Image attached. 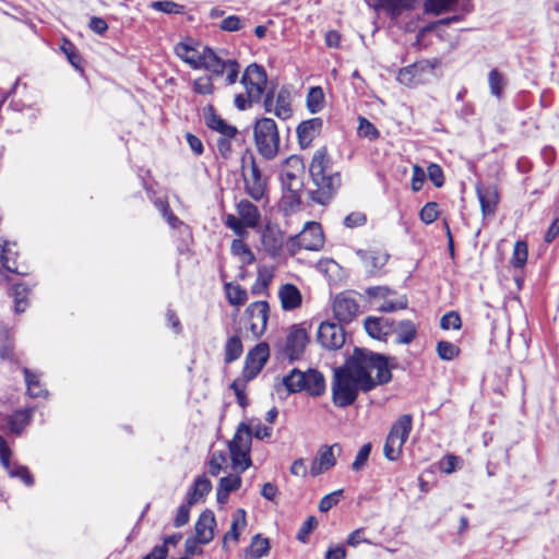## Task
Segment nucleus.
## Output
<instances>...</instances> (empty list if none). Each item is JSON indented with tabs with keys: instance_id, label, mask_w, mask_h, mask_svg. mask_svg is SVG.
<instances>
[{
	"instance_id": "nucleus-26",
	"label": "nucleus",
	"mask_w": 559,
	"mask_h": 559,
	"mask_svg": "<svg viewBox=\"0 0 559 559\" xmlns=\"http://www.w3.org/2000/svg\"><path fill=\"white\" fill-rule=\"evenodd\" d=\"M204 121L211 130L218 132L222 136L234 138L237 134L236 127L228 124L214 111L213 107L204 111Z\"/></svg>"
},
{
	"instance_id": "nucleus-7",
	"label": "nucleus",
	"mask_w": 559,
	"mask_h": 559,
	"mask_svg": "<svg viewBox=\"0 0 559 559\" xmlns=\"http://www.w3.org/2000/svg\"><path fill=\"white\" fill-rule=\"evenodd\" d=\"M236 212L237 215L227 214L224 223L238 237L245 238L248 235V228L254 229L260 225L261 213L258 206L246 199L236 204Z\"/></svg>"
},
{
	"instance_id": "nucleus-12",
	"label": "nucleus",
	"mask_w": 559,
	"mask_h": 559,
	"mask_svg": "<svg viewBox=\"0 0 559 559\" xmlns=\"http://www.w3.org/2000/svg\"><path fill=\"white\" fill-rule=\"evenodd\" d=\"M367 294L372 298L377 310L381 312H392L399 309H404L407 306V299L403 296L395 297L394 294L386 287H370Z\"/></svg>"
},
{
	"instance_id": "nucleus-32",
	"label": "nucleus",
	"mask_w": 559,
	"mask_h": 559,
	"mask_svg": "<svg viewBox=\"0 0 559 559\" xmlns=\"http://www.w3.org/2000/svg\"><path fill=\"white\" fill-rule=\"evenodd\" d=\"M476 193L480 203L483 215H492L496 211L499 200L496 187L481 188L477 186Z\"/></svg>"
},
{
	"instance_id": "nucleus-64",
	"label": "nucleus",
	"mask_w": 559,
	"mask_h": 559,
	"mask_svg": "<svg viewBox=\"0 0 559 559\" xmlns=\"http://www.w3.org/2000/svg\"><path fill=\"white\" fill-rule=\"evenodd\" d=\"M241 20L237 15H229L222 20L219 27L226 32H236L241 28Z\"/></svg>"
},
{
	"instance_id": "nucleus-9",
	"label": "nucleus",
	"mask_w": 559,
	"mask_h": 559,
	"mask_svg": "<svg viewBox=\"0 0 559 559\" xmlns=\"http://www.w3.org/2000/svg\"><path fill=\"white\" fill-rule=\"evenodd\" d=\"M412 428L413 418L408 414L400 416L393 424L383 447V454L389 461H397L400 459Z\"/></svg>"
},
{
	"instance_id": "nucleus-60",
	"label": "nucleus",
	"mask_w": 559,
	"mask_h": 559,
	"mask_svg": "<svg viewBox=\"0 0 559 559\" xmlns=\"http://www.w3.org/2000/svg\"><path fill=\"white\" fill-rule=\"evenodd\" d=\"M12 352V344L10 341L9 331L5 328H0V358H9Z\"/></svg>"
},
{
	"instance_id": "nucleus-25",
	"label": "nucleus",
	"mask_w": 559,
	"mask_h": 559,
	"mask_svg": "<svg viewBox=\"0 0 559 559\" xmlns=\"http://www.w3.org/2000/svg\"><path fill=\"white\" fill-rule=\"evenodd\" d=\"M417 0H367L369 7L374 10L383 9L392 17H396L403 11L412 10Z\"/></svg>"
},
{
	"instance_id": "nucleus-27",
	"label": "nucleus",
	"mask_w": 559,
	"mask_h": 559,
	"mask_svg": "<svg viewBox=\"0 0 559 559\" xmlns=\"http://www.w3.org/2000/svg\"><path fill=\"white\" fill-rule=\"evenodd\" d=\"M211 480L205 475L198 476L194 479L192 486L187 491L188 503L197 504L203 502L205 500V497L211 492Z\"/></svg>"
},
{
	"instance_id": "nucleus-40",
	"label": "nucleus",
	"mask_w": 559,
	"mask_h": 559,
	"mask_svg": "<svg viewBox=\"0 0 559 559\" xmlns=\"http://www.w3.org/2000/svg\"><path fill=\"white\" fill-rule=\"evenodd\" d=\"M274 276V270L271 266H260L258 269L257 280L251 287L252 294H261L263 293L272 282Z\"/></svg>"
},
{
	"instance_id": "nucleus-34",
	"label": "nucleus",
	"mask_w": 559,
	"mask_h": 559,
	"mask_svg": "<svg viewBox=\"0 0 559 559\" xmlns=\"http://www.w3.org/2000/svg\"><path fill=\"white\" fill-rule=\"evenodd\" d=\"M278 298L284 310H294L300 307L302 297L299 289L293 284H285L278 290Z\"/></svg>"
},
{
	"instance_id": "nucleus-31",
	"label": "nucleus",
	"mask_w": 559,
	"mask_h": 559,
	"mask_svg": "<svg viewBox=\"0 0 559 559\" xmlns=\"http://www.w3.org/2000/svg\"><path fill=\"white\" fill-rule=\"evenodd\" d=\"M365 330L372 338L381 341L393 331V323L384 318L368 317L365 320Z\"/></svg>"
},
{
	"instance_id": "nucleus-38",
	"label": "nucleus",
	"mask_w": 559,
	"mask_h": 559,
	"mask_svg": "<svg viewBox=\"0 0 559 559\" xmlns=\"http://www.w3.org/2000/svg\"><path fill=\"white\" fill-rule=\"evenodd\" d=\"M230 251L242 265H249L255 260L253 252L241 237L233 240Z\"/></svg>"
},
{
	"instance_id": "nucleus-51",
	"label": "nucleus",
	"mask_w": 559,
	"mask_h": 559,
	"mask_svg": "<svg viewBox=\"0 0 559 559\" xmlns=\"http://www.w3.org/2000/svg\"><path fill=\"white\" fill-rule=\"evenodd\" d=\"M13 296H14V305L15 311L23 312L27 306L26 297H27V288L23 284H16L13 286Z\"/></svg>"
},
{
	"instance_id": "nucleus-18",
	"label": "nucleus",
	"mask_w": 559,
	"mask_h": 559,
	"mask_svg": "<svg viewBox=\"0 0 559 559\" xmlns=\"http://www.w3.org/2000/svg\"><path fill=\"white\" fill-rule=\"evenodd\" d=\"M11 450L5 439L0 435V462L5 468L10 477L20 478L26 486L34 484L33 476L29 474L26 466L15 465L10 462Z\"/></svg>"
},
{
	"instance_id": "nucleus-6",
	"label": "nucleus",
	"mask_w": 559,
	"mask_h": 559,
	"mask_svg": "<svg viewBox=\"0 0 559 559\" xmlns=\"http://www.w3.org/2000/svg\"><path fill=\"white\" fill-rule=\"evenodd\" d=\"M289 393L305 391L308 395L318 397L324 394L326 384L323 374L316 369L300 371L293 369L282 380Z\"/></svg>"
},
{
	"instance_id": "nucleus-5",
	"label": "nucleus",
	"mask_w": 559,
	"mask_h": 559,
	"mask_svg": "<svg viewBox=\"0 0 559 559\" xmlns=\"http://www.w3.org/2000/svg\"><path fill=\"white\" fill-rule=\"evenodd\" d=\"M240 83L245 93L237 94L234 104L238 110H247L259 103L266 91L267 75L264 68L257 63L249 64L242 73Z\"/></svg>"
},
{
	"instance_id": "nucleus-1",
	"label": "nucleus",
	"mask_w": 559,
	"mask_h": 559,
	"mask_svg": "<svg viewBox=\"0 0 559 559\" xmlns=\"http://www.w3.org/2000/svg\"><path fill=\"white\" fill-rule=\"evenodd\" d=\"M386 358L365 348H356L342 367L334 370L332 402L337 407L352 405L359 391L368 392L391 380Z\"/></svg>"
},
{
	"instance_id": "nucleus-48",
	"label": "nucleus",
	"mask_w": 559,
	"mask_h": 559,
	"mask_svg": "<svg viewBox=\"0 0 559 559\" xmlns=\"http://www.w3.org/2000/svg\"><path fill=\"white\" fill-rule=\"evenodd\" d=\"M150 7L155 11L163 12L166 14L183 13V7L170 0L153 1L151 2Z\"/></svg>"
},
{
	"instance_id": "nucleus-39",
	"label": "nucleus",
	"mask_w": 559,
	"mask_h": 559,
	"mask_svg": "<svg viewBox=\"0 0 559 559\" xmlns=\"http://www.w3.org/2000/svg\"><path fill=\"white\" fill-rule=\"evenodd\" d=\"M269 549V539L257 534L255 536H253L249 548L246 550V558L260 559L267 555Z\"/></svg>"
},
{
	"instance_id": "nucleus-62",
	"label": "nucleus",
	"mask_w": 559,
	"mask_h": 559,
	"mask_svg": "<svg viewBox=\"0 0 559 559\" xmlns=\"http://www.w3.org/2000/svg\"><path fill=\"white\" fill-rule=\"evenodd\" d=\"M192 504H189L188 502L186 504H181L178 510L177 514L174 521V524L176 527H181L186 525L189 522L190 518V507Z\"/></svg>"
},
{
	"instance_id": "nucleus-30",
	"label": "nucleus",
	"mask_w": 559,
	"mask_h": 559,
	"mask_svg": "<svg viewBox=\"0 0 559 559\" xmlns=\"http://www.w3.org/2000/svg\"><path fill=\"white\" fill-rule=\"evenodd\" d=\"M246 526V511L243 509L236 510V512L233 514L230 528L225 533L223 537V548L227 550L229 542L237 543Z\"/></svg>"
},
{
	"instance_id": "nucleus-59",
	"label": "nucleus",
	"mask_w": 559,
	"mask_h": 559,
	"mask_svg": "<svg viewBox=\"0 0 559 559\" xmlns=\"http://www.w3.org/2000/svg\"><path fill=\"white\" fill-rule=\"evenodd\" d=\"M427 174H428V178L429 180L437 187V188H440L443 186L444 183V176H443V171H442V168L438 165V164H435V163H431L428 167H427Z\"/></svg>"
},
{
	"instance_id": "nucleus-21",
	"label": "nucleus",
	"mask_w": 559,
	"mask_h": 559,
	"mask_svg": "<svg viewBox=\"0 0 559 559\" xmlns=\"http://www.w3.org/2000/svg\"><path fill=\"white\" fill-rule=\"evenodd\" d=\"M308 333L301 324H295L289 329L287 334L285 354L290 360L297 359L304 353L308 343Z\"/></svg>"
},
{
	"instance_id": "nucleus-52",
	"label": "nucleus",
	"mask_w": 559,
	"mask_h": 559,
	"mask_svg": "<svg viewBox=\"0 0 559 559\" xmlns=\"http://www.w3.org/2000/svg\"><path fill=\"white\" fill-rule=\"evenodd\" d=\"M358 134L369 140H376L379 138L378 129L364 117H359Z\"/></svg>"
},
{
	"instance_id": "nucleus-61",
	"label": "nucleus",
	"mask_w": 559,
	"mask_h": 559,
	"mask_svg": "<svg viewBox=\"0 0 559 559\" xmlns=\"http://www.w3.org/2000/svg\"><path fill=\"white\" fill-rule=\"evenodd\" d=\"M318 522L314 516H309L304 522L302 526L299 528L297 534V539L301 543H306L308 539V535L316 528Z\"/></svg>"
},
{
	"instance_id": "nucleus-53",
	"label": "nucleus",
	"mask_w": 559,
	"mask_h": 559,
	"mask_svg": "<svg viewBox=\"0 0 559 559\" xmlns=\"http://www.w3.org/2000/svg\"><path fill=\"white\" fill-rule=\"evenodd\" d=\"M456 0H427L426 1V11L440 14L444 11L450 10Z\"/></svg>"
},
{
	"instance_id": "nucleus-13",
	"label": "nucleus",
	"mask_w": 559,
	"mask_h": 559,
	"mask_svg": "<svg viewBox=\"0 0 559 559\" xmlns=\"http://www.w3.org/2000/svg\"><path fill=\"white\" fill-rule=\"evenodd\" d=\"M270 356L269 346L265 343L257 344L246 356L242 377L245 381L255 378L263 369Z\"/></svg>"
},
{
	"instance_id": "nucleus-16",
	"label": "nucleus",
	"mask_w": 559,
	"mask_h": 559,
	"mask_svg": "<svg viewBox=\"0 0 559 559\" xmlns=\"http://www.w3.org/2000/svg\"><path fill=\"white\" fill-rule=\"evenodd\" d=\"M263 106L266 112H273L280 119H288L292 116L290 94L282 88L277 92L275 98L271 92L266 93Z\"/></svg>"
},
{
	"instance_id": "nucleus-56",
	"label": "nucleus",
	"mask_w": 559,
	"mask_h": 559,
	"mask_svg": "<svg viewBox=\"0 0 559 559\" xmlns=\"http://www.w3.org/2000/svg\"><path fill=\"white\" fill-rule=\"evenodd\" d=\"M371 445L370 443L364 444L356 454L354 462L352 463V469L355 472H359L366 465L368 457L370 455Z\"/></svg>"
},
{
	"instance_id": "nucleus-36",
	"label": "nucleus",
	"mask_w": 559,
	"mask_h": 559,
	"mask_svg": "<svg viewBox=\"0 0 559 559\" xmlns=\"http://www.w3.org/2000/svg\"><path fill=\"white\" fill-rule=\"evenodd\" d=\"M392 332L396 334V343L409 344L417 335V326L411 320H403L393 328Z\"/></svg>"
},
{
	"instance_id": "nucleus-44",
	"label": "nucleus",
	"mask_w": 559,
	"mask_h": 559,
	"mask_svg": "<svg viewBox=\"0 0 559 559\" xmlns=\"http://www.w3.org/2000/svg\"><path fill=\"white\" fill-rule=\"evenodd\" d=\"M242 354V343L239 336L235 335L227 340L225 345V362L229 364L238 359Z\"/></svg>"
},
{
	"instance_id": "nucleus-35",
	"label": "nucleus",
	"mask_w": 559,
	"mask_h": 559,
	"mask_svg": "<svg viewBox=\"0 0 559 559\" xmlns=\"http://www.w3.org/2000/svg\"><path fill=\"white\" fill-rule=\"evenodd\" d=\"M15 246L14 242L0 241V262L9 272L22 273L16 263Z\"/></svg>"
},
{
	"instance_id": "nucleus-29",
	"label": "nucleus",
	"mask_w": 559,
	"mask_h": 559,
	"mask_svg": "<svg viewBox=\"0 0 559 559\" xmlns=\"http://www.w3.org/2000/svg\"><path fill=\"white\" fill-rule=\"evenodd\" d=\"M261 240L264 249L272 257H276L283 247L284 235L278 228L267 225L262 233Z\"/></svg>"
},
{
	"instance_id": "nucleus-8",
	"label": "nucleus",
	"mask_w": 559,
	"mask_h": 559,
	"mask_svg": "<svg viewBox=\"0 0 559 559\" xmlns=\"http://www.w3.org/2000/svg\"><path fill=\"white\" fill-rule=\"evenodd\" d=\"M253 136L258 152L266 159H273L280 148V134L275 121L261 118L255 121Z\"/></svg>"
},
{
	"instance_id": "nucleus-3",
	"label": "nucleus",
	"mask_w": 559,
	"mask_h": 559,
	"mask_svg": "<svg viewBox=\"0 0 559 559\" xmlns=\"http://www.w3.org/2000/svg\"><path fill=\"white\" fill-rule=\"evenodd\" d=\"M252 436L257 439L267 438L271 436V428L260 423L252 428L243 423L238 426L233 439L228 442L234 469L245 472L251 466L250 450Z\"/></svg>"
},
{
	"instance_id": "nucleus-11",
	"label": "nucleus",
	"mask_w": 559,
	"mask_h": 559,
	"mask_svg": "<svg viewBox=\"0 0 559 559\" xmlns=\"http://www.w3.org/2000/svg\"><path fill=\"white\" fill-rule=\"evenodd\" d=\"M269 304L254 301L248 306L243 317V330L246 335L252 338L260 337L266 330Z\"/></svg>"
},
{
	"instance_id": "nucleus-37",
	"label": "nucleus",
	"mask_w": 559,
	"mask_h": 559,
	"mask_svg": "<svg viewBox=\"0 0 559 559\" xmlns=\"http://www.w3.org/2000/svg\"><path fill=\"white\" fill-rule=\"evenodd\" d=\"M423 70L417 64H412L400 70L397 81L408 87H413L423 82Z\"/></svg>"
},
{
	"instance_id": "nucleus-20",
	"label": "nucleus",
	"mask_w": 559,
	"mask_h": 559,
	"mask_svg": "<svg viewBox=\"0 0 559 559\" xmlns=\"http://www.w3.org/2000/svg\"><path fill=\"white\" fill-rule=\"evenodd\" d=\"M333 312L340 322L348 323L359 313V305L347 293L338 294L333 300Z\"/></svg>"
},
{
	"instance_id": "nucleus-41",
	"label": "nucleus",
	"mask_w": 559,
	"mask_h": 559,
	"mask_svg": "<svg viewBox=\"0 0 559 559\" xmlns=\"http://www.w3.org/2000/svg\"><path fill=\"white\" fill-rule=\"evenodd\" d=\"M226 298L233 306L240 307L247 299L248 294L240 285L234 283H226L224 285Z\"/></svg>"
},
{
	"instance_id": "nucleus-24",
	"label": "nucleus",
	"mask_w": 559,
	"mask_h": 559,
	"mask_svg": "<svg viewBox=\"0 0 559 559\" xmlns=\"http://www.w3.org/2000/svg\"><path fill=\"white\" fill-rule=\"evenodd\" d=\"M236 474H229L218 480L216 488V500L219 504H225L228 501L230 492L238 490L241 487L242 479L239 469H235Z\"/></svg>"
},
{
	"instance_id": "nucleus-2",
	"label": "nucleus",
	"mask_w": 559,
	"mask_h": 559,
	"mask_svg": "<svg viewBox=\"0 0 559 559\" xmlns=\"http://www.w3.org/2000/svg\"><path fill=\"white\" fill-rule=\"evenodd\" d=\"M310 176L316 189L311 191L313 201L325 204L341 187V176L332 170L326 148L317 150L309 166Z\"/></svg>"
},
{
	"instance_id": "nucleus-33",
	"label": "nucleus",
	"mask_w": 559,
	"mask_h": 559,
	"mask_svg": "<svg viewBox=\"0 0 559 559\" xmlns=\"http://www.w3.org/2000/svg\"><path fill=\"white\" fill-rule=\"evenodd\" d=\"M357 254L369 272L380 270L389 259L388 253L380 249L358 250Z\"/></svg>"
},
{
	"instance_id": "nucleus-4",
	"label": "nucleus",
	"mask_w": 559,
	"mask_h": 559,
	"mask_svg": "<svg viewBox=\"0 0 559 559\" xmlns=\"http://www.w3.org/2000/svg\"><path fill=\"white\" fill-rule=\"evenodd\" d=\"M304 174L305 164L300 157L292 155L286 158L280 176L283 189L282 203L286 211H294L300 204Z\"/></svg>"
},
{
	"instance_id": "nucleus-47",
	"label": "nucleus",
	"mask_w": 559,
	"mask_h": 559,
	"mask_svg": "<svg viewBox=\"0 0 559 559\" xmlns=\"http://www.w3.org/2000/svg\"><path fill=\"white\" fill-rule=\"evenodd\" d=\"M488 83L490 93L499 98L502 95L506 85L503 75L498 70L493 69L488 74Z\"/></svg>"
},
{
	"instance_id": "nucleus-23",
	"label": "nucleus",
	"mask_w": 559,
	"mask_h": 559,
	"mask_svg": "<svg viewBox=\"0 0 559 559\" xmlns=\"http://www.w3.org/2000/svg\"><path fill=\"white\" fill-rule=\"evenodd\" d=\"M216 520L212 511H204L200 514L195 525V538L202 545L209 544L214 538Z\"/></svg>"
},
{
	"instance_id": "nucleus-46",
	"label": "nucleus",
	"mask_w": 559,
	"mask_h": 559,
	"mask_svg": "<svg viewBox=\"0 0 559 559\" xmlns=\"http://www.w3.org/2000/svg\"><path fill=\"white\" fill-rule=\"evenodd\" d=\"M25 382L27 386V392L33 397L41 396L46 393L43 385L40 384L37 374L31 372L28 369L24 368Z\"/></svg>"
},
{
	"instance_id": "nucleus-17",
	"label": "nucleus",
	"mask_w": 559,
	"mask_h": 559,
	"mask_svg": "<svg viewBox=\"0 0 559 559\" xmlns=\"http://www.w3.org/2000/svg\"><path fill=\"white\" fill-rule=\"evenodd\" d=\"M294 240L302 249L319 251L324 245V236L320 224L308 222Z\"/></svg>"
},
{
	"instance_id": "nucleus-49",
	"label": "nucleus",
	"mask_w": 559,
	"mask_h": 559,
	"mask_svg": "<svg viewBox=\"0 0 559 559\" xmlns=\"http://www.w3.org/2000/svg\"><path fill=\"white\" fill-rule=\"evenodd\" d=\"M527 260V246L524 241H516L513 248L511 264L514 267H523Z\"/></svg>"
},
{
	"instance_id": "nucleus-55",
	"label": "nucleus",
	"mask_w": 559,
	"mask_h": 559,
	"mask_svg": "<svg viewBox=\"0 0 559 559\" xmlns=\"http://www.w3.org/2000/svg\"><path fill=\"white\" fill-rule=\"evenodd\" d=\"M343 490L338 489L331 493L325 495L319 502V510L321 512L330 511L334 506H336L342 497Z\"/></svg>"
},
{
	"instance_id": "nucleus-22",
	"label": "nucleus",
	"mask_w": 559,
	"mask_h": 559,
	"mask_svg": "<svg viewBox=\"0 0 559 559\" xmlns=\"http://www.w3.org/2000/svg\"><path fill=\"white\" fill-rule=\"evenodd\" d=\"M335 450H337V452L341 451V447L337 443L332 445H323L318 450L317 455L310 466V474L312 476H319L335 466Z\"/></svg>"
},
{
	"instance_id": "nucleus-43",
	"label": "nucleus",
	"mask_w": 559,
	"mask_h": 559,
	"mask_svg": "<svg viewBox=\"0 0 559 559\" xmlns=\"http://www.w3.org/2000/svg\"><path fill=\"white\" fill-rule=\"evenodd\" d=\"M31 414L28 411L15 412L8 418V429L19 435L29 423Z\"/></svg>"
},
{
	"instance_id": "nucleus-50",
	"label": "nucleus",
	"mask_w": 559,
	"mask_h": 559,
	"mask_svg": "<svg viewBox=\"0 0 559 559\" xmlns=\"http://www.w3.org/2000/svg\"><path fill=\"white\" fill-rule=\"evenodd\" d=\"M437 353L442 360H452L459 355L460 349L453 343L440 341L437 344Z\"/></svg>"
},
{
	"instance_id": "nucleus-54",
	"label": "nucleus",
	"mask_w": 559,
	"mask_h": 559,
	"mask_svg": "<svg viewBox=\"0 0 559 559\" xmlns=\"http://www.w3.org/2000/svg\"><path fill=\"white\" fill-rule=\"evenodd\" d=\"M438 215V204L436 202H428L419 212L420 221L427 225L433 223Z\"/></svg>"
},
{
	"instance_id": "nucleus-42",
	"label": "nucleus",
	"mask_w": 559,
	"mask_h": 559,
	"mask_svg": "<svg viewBox=\"0 0 559 559\" xmlns=\"http://www.w3.org/2000/svg\"><path fill=\"white\" fill-rule=\"evenodd\" d=\"M307 108L310 112H320L324 107V93L320 86H313L307 94Z\"/></svg>"
},
{
	"instance_id": "nucleus-28",
	"label": "nucleus",
	"mask_w": 559,
	"mask_h": 559,
	"mask_svg": "<svg viewBox=\"0 0 559 559\" xmlns=\"http://www.w3.org/2000/svg\"><path fill=\"white\" fill-rule=\"evenodd\" d=\"M322 128V120L320 118H312L306 121H302L297 127V135L299 140V144L302 147H307L311 144L313 139L319 135L320 130Z\"/></svg>"
},
{
	"instance_id": "nucleus-10",
	"label": "nucleus",
	"mask_w": 559,
	"mask_h": 559,
	"mask_svg": "<svg viewBox=\"0 0 559 559\" xmlns=\"http://www.w3.org/2000/svg\"><path fill=\"white\" fill-rule=\"evenodd\" d=\"M239 68L240 66L237 60L224 59L210 47L207 48L205 56H203V62L200 67V69L210 72L212 76H221L226 73L225 80L227 85H233L237 82Z\"/></svg>"
},
{
	"instance_id": "nucleus-45",
	"label": "nucleus",
	"mask_w": 559,
	"mask_h": 559,
	"mask_svg": "<svg viewBox=\"0 0 559 559\" xmlns=\"http://www.w3.org/2000/svg\"><path fill=\"white\" fill-rule=\"evenodd\" d=\"M227 466V455L223 451H214L209 460V474L217 476Z\"/></svg>"
},
{
	"instance_id": "nucleus-57",
	"label": "nucleus",
	"mask_w": 559,
	"mask_h": 559,
	"mask_svg": "<svg viewBox=\"0 0 559 559\" xmlns=\"http://www.w3.org/2000/svg\"><path fill=\"white\" fill-rule=\"evenodd\" d=\"M462 325L461 317L455 311H450L445 313L440 321V326L443 330H459Z\"/></svg>"
},
{
	"instance_id": "nucleus-19",
	"label": "nucleus",
	"mask_w": 559,
	"mask_h": 559,
	"mask_svg": "<svg viewBox=\"0 0 559 559\" xmlns=\"http://www.w3.org/2000/svg\"><path fill=\"white\" fill-rule=\"evenodd\" d=\"M318 341L326 349H337L343 346L345 334L341 325L322 322L318 329Z\"/></svg>"
},
{
	"instance_id": "nucleus-14",
	"label": "nucleus",
	"mask_w": 559,
	"mask_h": 559,
	"mask_svg": "<svg viewBox=\"0 0 559 559\" xmlns=\"http://www.w3.org/2000/svg\"><path fill=\"white\" fill-rule=\"evenodd\" d=\"M207 46L193 39H186L178 43L175 47L176 55L192 69L200 70L203 62V56L207 51Z\"/></svg>"
},
{
	"instance_id": "nucleus-58",
	"label": "nucleus",
	"mask_w": 559,
	"mask_h": 559,
	"mask_svg": "<svg viewBox=\"0 0 559 559\" xmlns=\"http://www.w3.org/2000/svg\"><path fill=\"white\" fill-rule=\"evenodd\" d=\"M193 90L201 95H210L214 91L212 76H201L193 82Z\"/></svg>"
},
{
	"instance_id": "nucleus-63",
	"label": "nucleus",
	"mask_w": 559,
	"mask_h": 559,
	"mask_svg": "<svg viewBox=\"0 0 559 559\" xmlns=\"http://www.w3.org/2000/svg\"><path fill=\"white\" fill-rule=\"evenodd\" d=\"M425 171L419 165L413 166V175H412V189L417 192L423 188L425 181Z\"/></svg>"
},
{
	"instance_id": "nucleus-15",
	"label": "nucleus",
	"mask_w": 559,
	"mask_h": 559,
	"mask_svg": "<svg viewBox=\"0 0 559 559\" xmlns=\"http://www.w3.org/2000/svg\"><path fill=\"white\" fill-rule=\"evenodd\" d=\"M243 180L246 192L254 201H263L266 193L265 180L261 177L260 170L254 160L250 162L248 168L243 167Z\"/></svg>"
}]
</instances>
